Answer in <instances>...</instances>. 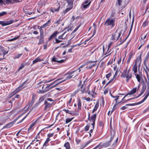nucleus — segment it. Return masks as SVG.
<instances>
[{
	"instance_id": "obj_36",
	"label": "nucleus",
	"mask_w": 149,
	"mask_h": 149,
	"mask_svg": "<svg viewBox=\"0 0 149 149\" xmlns=\"http://www.w3.org/2000/svg\"><path fill=\"white\" fill-rule=\"evenodd\" d=\"M73 119V118H67L65 120V123L67 124V123H69V122H70Z\"/></svg>"
},
{
	"instance_id": "obj_47",
	"label": "nucleus",
	"mask_w": 149,
	"mask_h": 149,
	"mask_svg": "<svg viewBox=\"0 0 149 149\" xmlns=\"http://www.w3.org/2000/svg\"><path fill=\"white\" fill-rule=\"evenodd\" d=\"M1 52H2L3 53V57L4 58V56L7 54L8 53V51H6L4 50L3 49V51H2Z\"/></svg>"
},
{
	"instance_id": "obj_60",
	"label": "nucleus",
	"mask_w": 149,
	"mask_h": 149,
	"mask_svg": "<svg viewBox=\"0 0 149 149\" xmlns=\"http://www.w3.org/2000/svg\"><path fill=\"white\" fill-rule=\"evenodd\" d=\"M89 126L87 125L85 127V130L87 131H88L89 130Z\"/></svg>"
},
{
	"instance_id": "obj_4",
	"label": "nucleus",
	"mask_w": 149,
	"mask_h": 149,
	"mask_svg": "<svg viewBox=\"0 0 149 149\" xmlns=\"http://www.w3.org/2000/svg\"><path fill=\"white\" fill-rule=\"evenodd\" d=\"M115 20L114 19L109 18L107 19L104 23V25L107 26H110L113 28L115 26Z\"/></svg>"
},
{
	"instance_id": "obj_55",
	"label": "nucleus",
	"mask_w": 149,
	"mask_h": 149,
	"mask_svg": "<svg viewBox=\"0 0 149 149\" xmlns=\"http://www.w3.org/2000/svg\"><path fill=\"white\" fill-rule=\"evenodd\" d=\"M0 24L1 25L3 26H6L5 22L0 21Z\"/></svg>"
},
{
	"instance_id": "obj_62",
	"label": "nucleus",
	"mask_w": 149,
	"mask_h": 149,
	"mask_svg": "<svg viewBox=\"0 0 149 149\" xmlns=\"http://www.w3.org/2000/svg\"><path fill=\"white\" fill-rule=\"evenodd\" d=\"M121 59H122L121 57H120L119 58V60L117 62V63L118 65L121 62Z\"/></svg>"
},
{
	"instance_id": "obj_43",
	"label": "nucleus",
	"mask_w": 149,
	"mask_h": 149,
	"mask_svg": "<svg viewBox=\"0 0 149 149\" xmlns=\"http://www.w3.org/2000/svg\"><path fill=\"white\" fill-rule=\"evenodd\" d=\"M19 36H18L17 37L15 36L14 38H13L12 39H10V40H8V41H13L14 40H16L18 38H19Z\"/></svg>"
},
{
	"instance_id": "obj_11",
	"label": "nucleus",
	"mask_w": 149,
	"mask_h": 149,
	"mask_svg": "<svg viewBox=\"0 0 149 149\" xmlns=\"http://www.w3.org/2000/svg\"><path fill=\"white\" fill-rule=\"evenodd\" d=\"M37 38L39 39V42L38 43V45H40L44 43V36L40 35L39 36H38Z\"/></svg>"
},
{
	"instance_id": "obj_30",
	"label": "nucleus",
	"mask_w": 149,
	"mask_h": 149,
	"mask_svg": "<svg viewBox=\"0 0 149 149\" xmlns=\"http://www.w3.org/2000/svg\"><path fill=\"white\" fill-rule=\"evenodd\" d=\"M64 146L65 148L66 149H70V144L69 142L65 143Z\"/></svg>"
},
{
	"instance_id": "obj_16",
	"label": "nucleus",
	"mask_w": 149,
	"mask_h": 149,
	"mask_svg": "<svg viewBox=\"0 0 149 149\" xmlns=\"http://www.w3.org/2000/svg\"><path fill=\"white\" fill-rule=\"evenodd\" d=\"M66 32H64L62 35L59 36L58 39L61 40H64L67 38V35H65Z\"/></svg>"
},
{
	"instance_id": "obj_3",
	"label": "nucleus",
	"mask_w": 149,
	"mask_h": 149,
	"mask_svg": "<svg viewBox=\"0 0 149 149\" xmlns=\"http://www.w3.org/2000/svg\"><path fill=\"white\" fill-rule=\"evenodd\" d=\"M84 65H81L78 69L79 70L78 71L77 70L73 71L72 72H70L68 74L69 75L67 76L66 77L65 79H64V80H65V81L66 80H68L71 78H74L77 76L79 73V72L81 71L80 68H82L83 67H84Z\"/></svg>"
},
{
	"instance_id": "obj_2",
	"label": "nucleus",
	"mask_w": 149,
	"mask_h": 149,
	"mask_svg": "<svg viewBox=\"0 0 149 149\" xmlns=\"http://www.w3.org/2000/svg\"><path fill=\"white\" fill-rule=\"evenodd\" d=\"M121 77L123 78H126V81L128 82L132 78V74L130 72V70H127V68L123 70L121 75Z\"/></svg>"
},
{
	"instance_id": "obj_8",
	"label": "nucleus",
	"mask_w": 149,
	"mask_h": 149,
	"mask_svg": "<svg viewBox=\"0 0 149 149\" xmlns=\"http://www.w3.org/2000/svg\"><path fill=\"white\" fill-rule=\"evenodd\" d=\"M73 0H68V5L67 6V8L64 11L65 14L66 13L73 8Z\"/></svg>"
},
{
	"instance_id": "obj_31",
	"label": "nucleus",
	"mask_w": 149,
	"mask_h": 149,
	"mask_svg": "<svg viewBox=\"0 0 149 149\" xmlns=\"http://www.w3.org/2000/svg\"><path fill=\"white\" fill-rule=\"evenodd\" d=\"M13 21L12 20H9L5 22V25L7 26L13 23Z\"/></svg>"
},
{
	"instance_id": "obj_20",
	"label": "nucleus",
	"mask_w": 149,
	"mask_h": 149,
	"mask_svg": "<svg viewBox=\"0 0 149 149\" xmlns=\"http://www.w3.org/2000/svg\"><path fill=\"white\" fill-rule=\"evenodd\" d=\"M57 58L55 57L54 56L52 58V61L54 62H56L59 63H61L63 62L64 60L62 59L60 61H58Z\"/></svg>"
},
{
	"instance_id": "obj_57",
	"label": "nucleus",
	"mask_w": 149,
	"mask_h": 149,
	"mask_svg": "<svg viewBox=\"0 0 149 149\" xmlns=\"http://www.w3.org/2000/svg\"><path fill=\"white\" fill-rule=\"evenodd\" d=\"M134 55V54H133L132 53H130V54L128 58L131 59L132 58L133 56Z\"/></svg>"
},
{
	"instance_id": "obj_32",
	"label": "nucleus",
	"mask_w": 149,
	"mask_h": 149,
	"mask_svg": "<svg viewBox=\"0 0 149 149\" xmlns=\"http://www.w3.org/2000/svg\"><path fill=\"white\" fill-rule=\"evenodd\" d=\"M44 28L42 27V26H40L39 28V30L40 32V35L41 36H44V33H43V30L42 29Z\"/></svg>"
},
{
	"instance_id": "obj_23",
	"label": "nucleus",
	"mask_w": 149,
	"mask_h": 149,
	"mask_svg": "<svg viewBox=\"0 0 149 149\" xmlns=\"http://www.w3.org/2000/svg\"><path fill=\"white\" fill-rule=\"evenodd\" d=\"M119 71H116L115 72V74L113 75V78L112 79H111L107 84L106 86H107V85H108L113 80V79L117 76V75L118 74V72Z\"/></svg>"
},
{
	"instance_id": "obj_35",
	"label": "nucleus",
	"mask_w": 149,
	"mask_h": 149,
	"mask_svg": "<svg viewBox=\"0 0 149 149\" xmlns=\"http://www.w3.org/2000/svg\"><path fill=\"white\" fill-rule=\"evenodd\" d=\"M148 22L147 20H146L143 23L142 26L143 28L145 27L146 26H147L148 24Z\"/></svg>"
},
{
	"instance_id": "obj_48",
	"label": "nucleus",
	"mask_w": 149,
	"mask_h": 149,
	"mask_svg": "<svg viewBox=\"0 0 149 149\" xmlns=\"http://www.w3.org/2000/svg\"><path fill=\"white\" fill-rule=\"evenodd\" d=\"M110 51H109V49H108V48L107 49V51L106 52V53L104 54V55H106L104 57V58H105V57L109 56V55H110V54H108L110 52Z\"/></svg>"
},
{
	"instance_id": "obj_28",
	"label": "nucleus",
	"mask_w": 149,
	"mask_h": 149,
	"mask_svg": "<svg viewBox=\"0 0 149 149\" xmlns=\"http://www.w3.org/2000/svg\"><path fill=\"white\" fill-rule=\"evenodd\" d=\"M77 105H78V110L81 109V101L80 99H77Z\"/></svg>"
},
{
	"instance_id": "obj_9",
	"label": "nucleus",
	"mask_w": 149,
	"mask_h": 149,
	"mask_svg": "<svg viewBox=\"0 0 149 149\" xmlns=\"http://www.w3.org/2000/svg\"><path fill=\"white\" fill-rule=\"evenodd\" d=\"M141 57L142 55L141 54H140V55H138L135 60L134 64L138 65V68H139L141 65L142 61Z\"/></svg>"
},
{
	"instance_id": "obj_41",
	"label": "nucleus",
	"mask_w": 149,
	"mask_h": 149,
	"mask_svg": "<svg viewBox=\"0 0 149 149\" xmlns=\"http://www.w3.org/2000/svg\"><path fill=\"white\" fill-rule=\"evenodd\" d=\"M40 132L36 135V137H35V138L37 140L36 141H39L38 139H40Z\"/></svg>"
},
{
	"instance_id": "obj_50",
	"label": "nucleus",
	"mask_w": 149,
	"mask_h": 149,
	"mask_svg": "<svg viewBox=\"0 0 149 149\" xmlns=\"http://www.w3.org/2000/svg\"><path fill=\"white\" fill-rule=\"evenodd\" d=\"M92 140L91 139L90 140V141H88L85 144L84 146V147L83 148H84L89 143H91V142H92Z\"/></svg>"
},
{
	"instance_id": "obj_49",
	"label": "nucleus",
	"mask_w": 149,
	"mask_h": 149,
	"mask_svg": "<svg viewBox=\"0 0 149 149\" xmlns=\"http://www.w3.org/2000/svg\"><path fill=\"white\" fill-rule=\"evenodd\" d=\"M59 7L58 8L56 9L54 8L51 10V11L52 12H56L58 11L59 10Z\"/></svg>"
},
{
	"instance_id": "obj_46",
	"label": "nucleus",
	"mask_w": 149,
	"mask_h": 149,
	"mask_svg": "<svg viewBox=\"0 0 149 149\" xmlns=\"http://www.w3.org/2000/svg\"><path fill=\"white\" fill-rule=\"evenodd\" d=\"M118 104H116V103L114 105L113 108H112L111 111V113H112L116 109V106Z\"/></svg>"
},
{
	"instance_id": "obj_6",
	"label": "nucleus",
	"mask_w": 149,
	"mask_h": 149,
	"mask_svg": "<svg viewBox=\"0 0 149 149\" xmlns=\"http://www.w3.org/2000/svg\"><path fill=\"white\" fill-rule=\"evenodd\" d=\"M121 35V32H118L117 31L111 35V40L115 41L118 40Z\"/></svg>"
},
{
	"instance_id": "obj_58",
	"label": "nucleus",
	"mask_w": 149,
	"mask_h": 149,
	"mask_svg": "<svg viewBox=\"0 0 149 149\" xmlns=\"http://www.w3.org/2000/svg\"><path fill=\"white\" fill-rule=\"evenodd\" d=\"M113 42L112 41H111L110 44L109 45L108 47V49H109V48H110V46L111 45L113 44Z\"/></svg>"
},
{
	"instance_id": "obj_7",
	"label": "nucleus",
	"mask_w": 149,
	"mask_h": 149,
	"mask_svg": "<svg viewBox=\"0 0 149 149\" xmlns=\"http://www.w3.org/2000/svg\"><path fill=\"white\" fill-rule=\"evenodd\" d=\"M26 82V81L24 82L20 86L13 91L10 94V96L13 97L15 94L18 93L21 89L26 87V86H24V85L25 84Z\"/></svg>"
},
{
	"instance_id": "obj_24",
	"label": "nucleus",
	"mask_w": 149,
	"mask_h": 149,
	"mask_svg": "<svg viewBox=\"0 0 149 149\" xmlns=\"http://www.w3.org/2000/svg\"><path fill=\"white\" fill-rule=\"evenodd\" d=\"M50 22L51 19H49L47 21V22L46 23H45L42 26V27H43L44 28H46L47 26H49L50 25Z\"/></svg>"
},
{
	"instance_id": "obj_40",
	"label": "nucleus",
	"mask_w": 149,
	"mask_h": 149,
	"mask_svg": "<svg viewBox=\"0 0 149 149\" xmlns=\"http://www.w3.org/2000/svg\"><path fill=\"white\" fill-rule=\"evenodd\" d=\"M55 79V78H54V79L50 78L49 80H47L46 81H44L43 82L44 83H48V82L51 81H52L54 80Z\"/></svg>"
},
{
	"instance_id": "obj_51",
	"label": "nucleus",
	"mask_w": 149,
	"mask_h": 149,
	"mask_svg": "<svg viewBox=\"0 0 149 149\" xmlns=\"http://www.w3.org/2000/svg\"><path fill=\"white\" fill-rule=\"evenodd\" d=\"M50 140H51V139L50 138L47 137V138L46 140L45 141L44 144V145H45L47 143H48V142Z\"/></svg>"
},
{
	"instance_id": "obj_61",
	"label": "nucleus",
	"mask_w": 149,
	"mask_h": 149,
	"mask_svg": "<svg viewBox=\"0 0 149 149\" xmlns=\"http://www.w3.org/2000/svg\"><path fill=\"white\" fill-rule=\"evenodd\" d=\"M85 99L87 101H90L92 100L91 98L90 97H88L87 98H86L85 97Z\"/></svg>"
},
{
	"instance_id": "obj_21",
	"label": "nucleus",
	"mask_w": 149,
	"mask_h": 149,
	"mask_svg": "<svg viewBox=\"0 0 149 149\" xmlns=\"http://www.w3.org/2000/svg\"><path fill=\"white\" fill-rule=\"evenodd\" d=\"M14 123L13 122H11L10 123H8L5 126L3 127L2 128V129L5 128H9L12 126L13 125Z\"/></svg>"
},
{
	"instance_id": "obj_12",
	"label": "nucleus",
	"mask_w": 149,
	"mask_h": 149,
	"mask_svg": "<svg viewBox=\"0 0 149 149\" xmlns=\"http://www.w3.org/2000/svg\"><path fill=\"white\" fill-rule=\"evenodd\" d=\"M90 3L91 1H88V0H86L84 2L82 3V6L84 8H86L88 7L90 4Z\"/></svg>"
},
{
	"instance_id": "obj_38",
	"label": "nucleus",
	"mask_w": 149,
	"mask_h": 149,
	"mask_svg": "<svg viewBox=\"0 0 149 149\" xmlns=\"http://www.w3.org/2000/svg\"><path fill=\"white\" fill-rule=\"evenodd\" d=\"M118 137H117L116 139V140L113 142V144L111 146L112 147H114L116 145V144H117V143L118 142Z\"/></svg>"
},
{
	"instance_id": "obj_56",
	"label": "nucleus",
	"mask_w": 149,
	"mask_h": 149,
	"mask_svg": "<svg viewBox=\"0 0 149 149\" xmlns=\"http://www.w3.org/2000/svg\"><path fill=\"white\" fill-rule=\"evenodd\" d=\"M60 20L59 19L57 21H56L54 22V24L56 25V26H58V24L60 23Z\"/></svg>"
},
{
	"instance_id": "obj_45",
	"label": "nucleus",
	"mask_w": 149,
	"mask_h": 149,
	"mask_svg": "<svg viewBox=\"0 0 149 149\" xmlns=\"http://www.w3.org/2000/svg\"><path fill=\"white\" fill-rule=\"evenodd\" d=\"M128 95V94H126L125 95V96H124V97L123 98V99H122L121 101L119 103H123L124 102V101H125L126 100H125V98Z\"/></svg>"
},
{
	"instance_id": "obj_44",
	"label": "nucleus",
	"mask_w": 149,
	"mask_h": 149,
	"mask_svg": "<svg viewBox=\"0 0 149 149\" xmlns=\"http://www.w3.org/2000/svg\"><path fill=\"white\" fill-rule=\"evenodd\" d=\"M63 111H65L66 113H68L69 114H72V112L71 111H70L69 110L66 109H64L63 110Z\"/></svg>"
},
{
	"instance_id": "obj_37",
	"label": "nucleus",
	"mask_w": 149,
	"mask_h": 149,
	"mask_svg": "<svg viewBox=\"0 0 149 149\" xmlns=\"http://www.w3.org/2000/svg\"><path fill=\"white\" fill-rule=\"evenodd\" d=\"M35 141V140H33L32 142L31 143L30 145H29L26 148V149H31V145H33L34 144V142ZM34 148H33L31 149H34Z\"/></svg>"
},
{
	"instance_id": "obj_18",
	"label": "nucleus",
	"mask_w": 149,
	"mask_h": 149,
	"mask_svg": "<svg viewBox=\"0 0 149 149\" xmlns=\"http://www.w3.org/2000/svg\"><path fill=\"white\" fill-rule=\"evenodd\" d=\"M145 94L146 95V96L145 97L143 98V99L141 101H140L139 102H138L137 103H135V104H135V105H137L139 104H141V103L143 102L146 100V99H147V98L148 96V94Z\"/></svg>"
},
{
	"instance_id": "obj_34",
	"label": "nucleus",
	"mask_w": 149,
	"mask_h": 149,
	"mask_svg": "<svg viewBox=\"0 0 149 149\" xmlns=\"http://www.w3.org/2000/svg\"><path fill=\"white\" fill-rule=\"evenodd\" d=\"M95 65V63L92 64H90L88 66L86 67V68L87 69H91L93 67H94Z\"/></svg>"
},
{
	"instance_id": "obj_1",
	"label": "nucleus",
	"mask_w": 149,
	"mask_h": 149,
	"mask_svg": "<svg viewBox=\"0 0 149 149\" xmlns=\"http://www.w3.org/2000/svg\"><path fill=\"white\" fill-rule=\"evenodd\" d=\"M62 79H59L55 81H54L53 83H52L51 84H50V85L47 86L44 89L42 90L41 91V93H45L48 91H49V90L53 88L56 86H57L59 84L63 82V81H65V80H63L62 81H58Z\"/></svg>"
},
{
	"instance_id": "obj_63",
	"label": "nucleus",
	"mask_w": 149,
	"mask_h": 149,
	"mask_svg": "<svg viewBox=\"0 0 149 149\" xmlns=\"http://www.w3.org/2000/svg\"><path fill=\"white\" fill-rule=\"evenodd\" d=\"M114 70L115 71H118V69L117 68V67L116 65H115L114 66L113 68Z\"/></svg>"
},
{
	"instance_id": "obj_19",
	"label": "nucleus",
	"mask_w": 149,
	"mask_h": 149,
	"mask_svg": "<svg viewBox=\"0 0 149 149\" xmlns=\"http://www.w3.org/2000/svg\"><path fill=\"white\" fill-rule=\"evenodd\" d=\"M85 85L82 84L81 85L80 87V90L83 93H86L87 91L85 89Z\"/></svg>"
},
{
	"instance_id": "obj_13",
	"label": "nucleus",
	"mask_w": 149,
	"mask_h": 149,
	"mask_svg": "<svg viewBox=\"0 0 149 149\" xmlns=\"http://www.w3.org/2000/svg\"><path fill=\"white\" fill-rule=\"evenodd\" d=\"M74 102V100H72V97H70L67 103V106L69 108H70L72 106L73 103Z\"/></svg>"
},
{
	"instance_id": "obj_14",
	"label": "nucleus",
	"mask_w": 149,
	"mask_h": 149,
	"mask_svg": "<svg viewBox=\"0 0 149 149\" xmlns=\"http://www.w3.org/2000/svg\"><path fill=\"white\" fill-rule=\"evenodd\" d=\"M93 115L91 116V120H92V123L91 125H93V127H94V124L95 122V120L96 118V115L95 113H93Z\"/></svg>"
},
{
	"instance_id": "obj_10",
	"label": "nucleus",
	"mask_w": 149,
	"mask_h": 149,
	"mask_svg": "<svg viewBox=\"0 0 149 149\" xmlns=\"http://www.w3.org/2000/svg\"><path fill=\"white\" fill-rule=\"evenodd\" d=\"M134 74L136 76V78L138 82H140L141 80H142L143 84L144 83V81L143 80V79H142V74L141 72H139V74H137L136 73Z\"/></svg>"
},
{
	"instance_id": "obj_22",
	"label": "nucleus",
	"mask_w": 149,
	"mask_h": 149,
	"mask_svg": "<svg viewBox=\"0 0 149 149\" xmlns=\"http://www.w3.org/2000/svg\"><path fill=\"white\" fill-rule=\"evenodd\" d=\"M138 67V65L134 64V66H133L132 70L134 72V74L136 73L137 71V68Z\"/></svg>"
},
{
	"instance_id": "obj_5",
	"label": "nucleus",
	"mask_w": 149,
	"mask_h": 149,
	"mask_svg": "<svg viewBox=\"0 0 149 149\" xmlns=\"http://www.w3.org/2000/svg\"><path fill=\"white\" fill-rule=\"evenodd\" d=\"M115 138V134L113 132L111 133V136L107 142L104 143L102 145V146L104 147H107L110 146L111 144V142L113 141Z\"/></svg>"
},
{
	"instance_id": "obj_42",
	"label": "nucleus",
	"mask_w": 149,
	"mask_h": 149,
	"mask_svg": "<svg viewBox=\"0 0 149 149\" xmlns=\"http://www.w3.org/2000/svg\"><path fill=\"white\" fill-rule=\"evenodd\" d=\"M35 123H33V124H31L29 126V127L28 129V131L31 130H32V127L35 125Z\"/></svg>"
},
{
	"instance_id": "obj_59",
	"label": "nucleus",
	"mask_w": 149,
	"mask_h": 149,
	"mask_svg": "<svg viewBox=\"0 0 149 149\" xmlns=\"http://www.w3.org/2000/svg\"><path fill=\"white\" fill-rule=\"evenodd\" d=\"M118 4L119 6H121V3L122 2V0H117Z\"/></svg>"
},
{
	"instance_id": "obj_52",
	"label": "nucleus",
	"mask_w": 149,
	"mask_h": 149,
	"mask_svg": "<svg viewBox=\"0 0 149 149\" xmlns=\"http://www.w3.org/2000/svg\"><path fill=\"white\" fill-rule=\"evenodd\" d=\"M54 135V133H49L47 134V137L50 139V138Z\"/></svg>"
},
{
	"instance_id": "obj_15",
	"label": "nucleus",
	"mask_w": 149,
	"mask_h": 149,
	"mask_svg": "<svg viewBox=\"0 0 149 149\" xmlns=\"http://www.w3.org/2000/svg\"><path fill=\"white\" fill-rule=\"evenodd\" d=\"M143 86L142 89L141 90V93L138 96L135 97V98H137L138 97L140 96L145 91V90L146 89V87L145 84L144 83L143 84H142Z\"/></svg>"
},
{
	"instance_id": "obj_26",
	"label": "nucleus",
	"mask_w": 149,
	"mask_h": 149,
	"mask_svg": "<svg viewBox=\"0 0 149 149\" xmlns=\"http://www.w3.org/2000/svg\"><path fill=\"white\" fill-rule=\"evenodd\" d=\"M45 109L46 110L48 108H49L51 106V104L48 103L46 101H45Z\"/></svg>"
},
{
	"instance_id": "obj_64",
	"label": "nucleus",
	"mask_w": 149,
	"mask_h": 149,
	"mask_svg": "<svg viewBox=\"0 0 149 149\" xmlns=\"http://www.w3.org/2000/svg\"><path fill=\"white\" fill-rule=\"evenodd\" d=\"M24 66V65L23 64H22L19 68V70H20L22 69Z\"/></svg>"
},
{
	"instance_id": "obj_54",
	"label": "nucleus",
	"mask_w": 149,
	"mask_h": 149,
	"mask_svg": "<svg viewBox=\"0 0 149 149\" xmlns=\"http://www.w3.org/2000/svg\"><path fill=\"white\" fill-rule=\"evenodd\" d=\"M7 14L6 12L3 11L0 13V16H1Z\"/></svg>"
},
{
	"instance_id": "obj_27",
	"label": "nucleus",
	"mask_w": 149,
	"mask_h": 149,
	"mask_svg": "<svg viewBox=\"0 0 149 149\" xmlns=\"http://www.w3.org/2000/svg\"><path fill=\"white\" fill-rule=\"evenodd\" d=\"M42 61V60H41L39 57H38L33 61V64H35L38 62L41 61Z\"/></svg>"
},
{
	"instance_id": "obj_25",
	"label": "nucleus",
	"mask_w": 149,
	"mask_h": 149,
	"mask_svg": "<svg viewBox=\"0 0 149 149\" xmlns=\"http://www.w3.org/2000/svg\"><path fill=\"white\" fill-rule=\"evenodd\" d=\"M137 90L136 88H134L131 90L127 94L128 95H131L134 93Z\"/></svg>"
},
{
	"instance_id": "obj_33",
	"label": "nucleus",
	"mask_w": 149,
	"mask_h": 149,
	"mask_svg": "<svg viewBox=\"0 0 149 149\" xmlns=\"http://www.w3.org/2000/svg\"><path fill=\"white\" fill-rule=\"evenodd\" d=\"M22 54H23L22 53L17 54L15 56L13 57V58L14 59L18 58L22 55Z\"/></svg>"
},
{
	"instance_id": "obj_53",
	"label": "nucleus",
	"mask_w": 149,
	"mask_h": 149,
	"mask_svg": "<svg viewBox=\"0 0 149 149\" xmlns=\"http://www.w3.org/2000/svg\"><path fill=\"white\" fill-rule=\"evenodd\" d=\"M111 72H110L108 74H107L106 75V78L107 79H108V80H109V78L110 77V76H111Z\"/></svg>"
},
{
	"instance_id": "obj_39",
	"label": "nucleus",
	"mask_w": 149,
	"mask_h": 149,
	"mask_svg": "<svg viewBox=\"0 0 149 149\" xmlns=\"http://www.w3.org/2000/svg\"><path fill=\"white\" fill-rule=\"evenodd\" d=\"M143 34L141 35L140 36V41H141L142 40H144L145 39L146 37V36L147 35V34H146L143 37Z\"/></svg>"
},
{
	"instance_id": "obj_17",
	"label": "nucleus",
	"mask_w": 149,
	"mask_h": 149,
	"mask_svg": "<svg viewBox=\"0 0 149 149\" xmlns=\"http://www.w3.org/2000/svg\"><path fill=\"white\" fill-rule=\"evenodd\" d=\"M59 33V32L57 31H55L54 32V33L50 36V37L48 39L49 41L52 38H55L56 35Z\"/></svg>"
},
{
	"instance_id": "obj_29",
	"label": "nucleus",
	"mask_w": 149,
	"mask_h": 149,
	"mask_svg": "<svg viewBox=\"0 0 149 149\" xmlns=\"http://www.w3.org/2000/svg\"><path fill=\"white\" fill-rule=\"evenodd\" d=\"M99 104L98 103H96L95 104L94 108L92 111V113H94V112L97 110Z\"/></svg>"
}]
</instances>
